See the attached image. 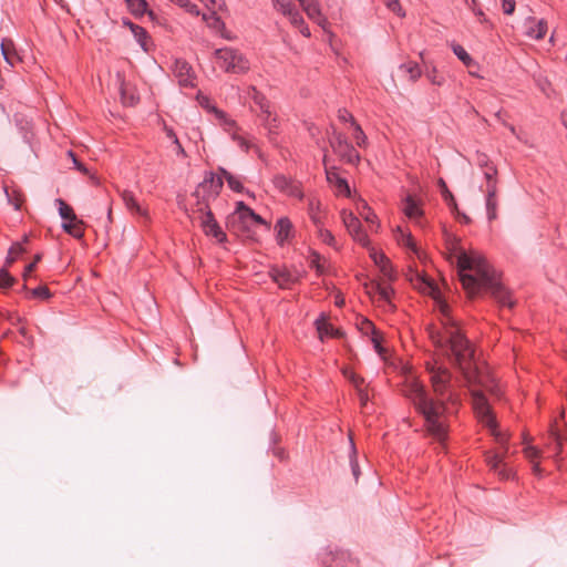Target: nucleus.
I'll use <instances>...</instances> for the list:
<instances>
[{"label": "nucleus", "mask_w": 567, "mask_h": 567, "mask_svg": "<svg viewBox=\"0 0 567 567\" xmlns=\"http://www.w3.org/2000/svg\"><path fill=\"white\" fill-rule=\"evenodd\" d=\"M426 369L437 400L430 398L424 385L417 381L408 383L403 394L423 416L427 434L443 443L447 437V425L443 420L446 410L445 400L453 401L452 373L446 367L439 365L436 362L427 363Z\"/></svg>", "instance_id": "1"}, {"label": "nucleus", "mask_w": 567, "mask_h": 567, "mask_svg": "<svg viewBox=\"0 0 567 567\" xmlns=\"http://www.w3.org/2000/svg\"><path fill=\"white\" fill-rule=\"evenodd\" d=\"M447 259L456 264L457 274L463 288L471 296L485 290L502 306L512 309L515 301L509 291L498 279L497 272L489 266L487 260L476 254L467 252L460 245V239L451 234H445Z\"/></svg>", "instance_id": "2"}, {"label": "nucleus", "mask_w": 567, "mask_h": 567, "mask_svg": "<svg viewBox=\"0 0 567 567\" xmlns=\"http://www.w3.org/2000/svg\"><path fill=\"white\" fill-rule=\"evenodd\" d=\"M441 312L444 316L441 322L442 327H436L435 324L427 326L429 338L441 350L442 354L447 358L449 362L462 372L464 379L472 382L477 377L474 348L449 316V306L446 303L441 305Z\"/></svg>", "instance_id": "3"}, {"label": "nucleus", "mask_w": 567, "mask_h": 567, "mask_svg": "<svg viewBox=\"0 0 567 567\" xmlns=\"http://www.w3.org/2000/svg\"><path fill=\"white\" fill-rule=\"evenodd\" d=\"M192 214H193V218L195 220H198L199 226L206 236L214 237L217 240V243H219V244L227 243V235L221 229L219 224L217 223V220L210 209V206H208V205L194 206Z\"/></svg>", "instance_id": "4"}, {"label": "nucleus", "mask_w": 567, "mask_h": 567, "mask_svg": "<svg viewBox=\"0 0 567 567\" xmlns=\"http://www.w3.org/2000/svg\"><path fill=\"white\" fill-rule=\"evenodd\" d=\"M223 186L224 182L220 177H216L213 172H206L203 182L192 193V196L196 198L195 206H210V202L219 196Z\"/></svg>", "instance_id": "5"}, {"label": "nucleus", "mask_w": 567, "mask_h": 567, "mask_svg": "<svg viewBox=\"0 0 567 567\" xmlns=\"http://www.w3.org/2000/svg\"><path fill=\"white\" fill-rule=\"evenodd\" d=\"M219 66L227 73L240 74L249 70L248 60L234 48H221L214 52Z\"/></svg>", "instance_id": "6"}, {"label": "nucleus", "mask_w": 567, "mask_h": 567, "mask_svg": "<svg viewBox=\"0 0 567 567\" xmlns=\"http://www.w3.org/2000/svg\"><path fill=\"white\" fill-rule=\"evenodd\" d=\"M473 408L481 422H483L487 427L492 430V433L496 437L497 442L499 444H505L506 440L498 432L496 419L492 412L486 396L482 392H473Z\"/></svg>", "instance_id": "7"}, {"label": "nucleus", "mask_w": 567, "mask_h": 567, "mask_svg": "<svg viewBox=\"0 0 567 567\" xmlns=\"http://www.w3.org/2000/svg\"><path fill=\"white\" fill-rule=\"evenodd\" d=\"M329 134V143L333 152L338 154L343 161L349 164H355L360 161V155L357 150L350 144L347 137L338 132L334 126H331Z\"/></svg>", "instance_id": "8"}, {"label": "nucleus", "mask_w": 567, "mask_h": 567, "mask_svg": "<svg viewBox=\"0 0 567 567\" xmlns=\"http://www.w3.org/2000/svg\"><path fill=\"white\" fill-rule=\"evenodd\" d=\"M341 219L348 233L355 241L361 244L363 247H368L370 245L368 235L362 230L361 221L352 212L346 209L341 210Z\"/></svg>", "instance_id": "9"}, {"label": "nucleus", "mask_w": 567, "mask_h": 567, "mask_svg": "<svg viewBox=\"0 0 567 567\" xmlns=\"http://www.w3.org/2000/svg\"><path fill=\"white\" fill-rule=\"evenodd\" d=\"M252 220L248 217L243 209L238 208V202L236 203V209L229 214L226 218V227L234 234H246L250 231Z\"/></svg>", "instance_id": "10"}, {"label": "nucleus", "mask_w": 567, "mask_h": 567, "mask_svg": "<svg viewBox=\"0 0 567 567\" xmlns=\"http://www.w3.org/2000/svg\"><path fill=\"white\" fill-rule=\"evenodd\" d=\"M272 184L279 192L288 196L300 199L303 197L300 183L292 179L291 177H288L284 174H277L272 178Z\"/></svg>", "instance_id": "11"}, {"label": "nucleus", "mask_w": 567, "mask_h": 567, "mask_svg": "<svg viewBox=\"0 0 567 567\" xmlns=\"http://www.w3.org/2000/svg\"><path fill=\"white\" fill-rule=\"evenodd\" d=\"M269 275L280 289H290L300 279L299 275H293L289 269L280 267H272Z\"/></svg>", "instance_id": "12"}, {"label": "nucleus", "mask_w": 567, "mask_h": 567, "mask_svg": "<svg viewBox=\"0 0 567 567\" xmlns=\"http://www.w3.org/2000/svg\"><path fill=\"white\" fill-rule=\"evenodd\" d=\"M323 164H324L327 181L330 184H333L340 194L349 196L350 195V186H349L348 182L339 175L338 168L336 166H328L327 162H326V157L323 158Z\"/></svg>", "instance_id": "13"}, {"label": "nucleus", "mask_w": 567, "mask_h": 567, "mask_svg": "<svg viewBox=\"0 0 567 567\" xmlns=\"http://www.w3.org/2000/svg\"><path fill=\"white\" fill-rule=\"evenodd\" d=\"M175 75L179 84L184 86H194L193 69L185 60H176L174 63Z\"/></svg>", "instance_id": "14"}, {"label": "nucleus", "mask_w": 567, "mask_h": 567, "mask_svg": "<svg viewBox=\"0 0 567 567\" xmlns=\"http://www.w3.org/2000/svg\"><path fill=\"white\" fill-rule=\"evenodd\" d=\"M486 462L491 470H493L502 480H509L511 477H513V470L511 467H507V465L503 461L502 455H487Z\"/></svg>", "instance_id": "15"}, {"label": "nucleus", "mask_w": 567, "mask_h": 567, "mask_svg": "<svg viewBox=\"0 0 567 567\" xmlns=\"http://www.w3.org/2000/svg\"><path fill=\"white\" fill-rule=\"evenodd\" d=\"M122 24L124 27H127L132 31V33H133L135 40L137 41V43L140 44V47L145 52H147L148 51L147 41L150 40V35H148L147 31L143 27L133 23L127 18L122 19Z\"/></svg>", "instance_id": "16"}, {"label": "nucleus", "mask_w": 567, "mask_h": 567, "mask_svg": "<svg viewBox=\"0 0 567 567\" xmlns=\"http://www.w3.org/2000/svg\"><path fill=\"white\" fill-rule=\"evenodd\" d=\"M371 258L385 278L389 280H393L395 278L390 259L383 252H379L373 249L371 251Z\"/></svg>", "instance_id": "17"}, {"label": "nucleus", "mask_w": 567, "mask_h": 567, "mask_svg": "<svg viewBox=\"0 0 567 567\" xmlns=\"http://www.w3.org/2000/svg\"><path fill=\"white\" fill-rule=\"evenodd\" d=\"M275 230L278 245L284 246L285 241L291 237L292 224L290 219L288 217L279 218L275 225Z\"/></svg>", "instance_id": "18"}, {"label": "nucleus", "mask_w": 567, "mask_h": 567, "mask_svg": "<svg viewBox=\"0 0 567 567\" xmlns=\"http://www.w3.org/2000/svg\"><path fill=\"white\" fill-rule=\"evenodd\" d=\"M315 323H316V328H317L320 339H323V337L341 338L343 336V332L340 329L332 327L327 321V319L323 315H321L316 320Z\"/></svg>", "instance_id": "19"}, {"label": "nucleus", "mask_w": 567, "mask_h": 567, "mask_svg": "<svg viewBox=\"0 0 567 567\" xmlns=\"http://www.w3.org/2000/svg\"><path fill=\"white\" fill-rule=\"evenodd\" d=\"M123 202L128 210L143 217H147V212L137 203L132 192L125 190L122 194Z\"/></svg>", "instance_id": "20"}, {"label": "nucleus", "mask_w": 567, "mask_h": 567, "mask_svg": "<svg viewBox=\"0 0 567 567\" xmlns=\"http://www.w3.org/2000/svg\"><path fill=\"white\" fill-rule=\"evenodd\" d=\"M306 11L307 16L317 21L320 22L321 19V11L320 7L317 0H298Z\"/></svg>", "instance_id": "21"}, {"label": "nucleus", "mask_w": 567, "mask_h": 567, "mask_svg": "<svg viewBox=\"0 0 567 567\" xmlns=\"http://www.w3.org/2000/svg\"><path fill=\"white\" fill-rule=\"evenodd\" d=\"M403 210L404 214L411 219L417 218L423 215L422 209L419 207V204L416 203L412 195H408L405 197Z\"/></svg>", "instance_id": "22"}, {"label": "nucleus", "mask_w": 567, "mask_h": 567, "mask_svg": "<svg viewBox=\"0 0 567 567\" xmlns=\"http://www.w3.org/2000/svg\"><path fill=\"white\" fill-rule=\"evenodd\" d=\"M125 2L130 12L137 19L143 17L147 11L148 4L146 0H125Z\"/></svg>", "instance_id": "23"}, {"label": "nucleus", "mask_w": 567, "mask_h": 567, "mask_svg": "<svg viewBox=\"0 0 567 567\" xmlns=\"http://www.w3.org/2000/svg\"><path fill=\"white\" fill-rule=\"evenodd\" d=\"M55 205L58 206L60 217L64 221L65 220H70V221L76 220V215H75L73 208L69 204H66L62 198H56Z\"/></svg>", "instance_id": "24"}, {"label": "nucleus", "mask_w": 567, "mask_h": 567, "mask_svg": "<svg viewBox=\"0 0 567 567\" xmlns=\"http://www.w3.org/2000/svg\"><path fill=\"white\" fill-rule=\"evenodd\" d=\"M83 224L82 220L78 219L74 220V221H70V220H65L63 221L62 224V229L73 236L74 238H82L84 233H83V229L81 228V225Z\"/></svg>", "instance_id": "25"}, {"label": "nucleus", "mask_w": 567, "mask_h": 567, "mask_svg": "<svg viewBox=\"0 0 567 567\" xmlns=\"http://www.w3.org/2000/svg\"><path fill=\"white\" fill-rule=\"evenodd\" d=\"M437 184H439V187L441 190V195H442L444 202L446 203V205L450 207L451 212L457 210V203L455 200V197L450 192L445 181L443 178H440Z\"/></svg>", "instance_id": "26"}, {"label": "nucleus", "mask_w": 567, "mask_h": 567, "mask_svg": "<svg viewBox=\"0 0 567 567\" xmlns=\"http://www.w3.org/2000/svg\"><path fill=\"white\" fill-rule=\"evenodd\" d=\"M400 71L409 76L411 81H416L421 74L422 71L416 62L409 61L406 63H402L400 65Z\"/></svg>", "instance_id": "27"}, {"label": "nucleus", "mask_w": 567, "mask_h": 567, "mask_svg": "<svg viewBox=\"0 0 567 567\" xmlns=\"http://www.w3.org/2000/svg\"><path fill=\"white\" fill-rule=\"evenodd\" d=\"M258 103L260 105V110L262 113V121L265 125L268 127L269 132L272 133V130L277 127V120L276 117H271L269 105L266 101H264V99Z\"/></svg>", "instance_id": "28"}, {"label": "nucleus", "mask_w": 567, "mask_h": 567, "mask_svg": "<svg viewBox=\"0 0 567 567\" xmlns=\"http://www.w3.org/2000/svg\"><path fill=\"white\" fill-rule=\"evenodd\" d=\"M373 288L375 292L379 295L380 300L386 302L390 307H393L390 299L394 290L390 285H383L381 282H378L374 285Z\"/></svg>", "instance_id": "29"}, {"label": "nucleus", "mask_w": 567, "mask_h": 567, "mask_svg": "<svg viewBox=\"0 0 567 567\" xmlns=\"http://www.w3.org/2000/svg\"><path fill=\"white\" fill-rule=\"evenodd\" d=\"M547 32V22L545 20H539L536 25L529 28L527 31V35L535 39L540 40L546 35Z\"/></svg>", "instance_id": "30"}, {"label": "nucleus", "mask_w": 567, "mask_h": 567, "mask_svg": "<svg viewBox=\"0 0 567 567\" xmlns=\"http://www.w3.org/2000/svg\"><path fill=\"white\" fill-rule=\"evenodd\" d=\"M550 436L555 442L557 453H559L561 451V446H563L564 442L567 440V437L560 432V430L557 426L556 421L550 426Z\"/></svg>", "instance_id": "31"}, {"label": "nucleus", "mask_w": 567, "mask_h": 567, "mask_svg": "<svg viewBox=\"0 0 567 567\" xmlns=\"http://www.w3.org/2000/svg\"><path fill=\"white\" fill-rule=\"evenodd\" d=\"M238 208L243 209L245 214L250 217L252 220V225H267L266 220L258 214H256L249 206H247L244 202H238Z\"/></svg>", "instance_id": "32"}, {"label": "nucleus", "mask_w": 567, "mask_h": 567, "mask_svg": "<svg viewBox=\"0 0 567 567\" xmlns=\"http://www.w3.org/2000/svg\"><path fill=\"white\" fill-rule=\"evenodd\" d=\"M485 206H486V213L487 218L489 221L497 218V207H498V200L497 197H486L485 198Z\"/></svg>", "instance_id": "33"}, {"label": "nucleus", "mask_w": 567, "mask_h": 567, "mask_svg": "<svg viewBox=\"0 0 567 567\" xmlns=\"http://www.w3.org/2000/svg\"><path fill=\"white\" fill-rule=\"evenodd\" d=\"M452 50L454 54L466 65L470 66L473 63L472 56L461 44H453Z\"/></svg>", "instance_id": "34"}, {"label": "nucleus", "mask_w": 567, "mask_h": 567, "mask_svg": "<svg viewBox=\"0 0 567 567\" xmlns=\"http://www.w3.org/2000/svg\"><path fill=\"white\" fill-rule=\"evenodd\" d=\"M17 279L12 277L6 267L0 269V288L8 289L14 286Z\"/></svg>", "instance_id": "35"}, {"label": "nucleus", "mask_w": 567, "mask_h": 567, "mask_svg": "<svg viewBox=\"0 0 567 567\" xmlns=\"http://www.w3.org/2000/svg\"><path fill=\"white\" fill-rule=\"evenodd\" d=\"M350 466H351L353 477L357 482L360 477L361 472H360L359 463L357 460V450H355V446H354V443L352 440H351Z\"/></svg>", "instance_id": "36"}, {"label": "nucleus", "mask_w": 567, "mask_h": 567, "mask_svg": "<svg viewBox=\"0 0 567 567\" xmlns=\"http://www.w3.org/2000/svg\"><path fill=\"white\" fill-rule=\"evenodd\" d=\"M398 233L400 234L396 239L399 244L405 246L406 248L416 251L415 243L413 241V237L411 234H405L401 230L400 227H398Z\"/></svg>", "instance_id": "37"}, {"label": "nucleus", "mask_w": 567, "mask_h": 567, "mask_svg": "<svg viewBox=\"0 0 567 567\" xmlns=\"http://www.w3.org/2000/svg\"><path fill=\"white\" fill-rule=\"evenodd\" d=\"M29 293L32 298L42 300L50 299L52 296L51 291L48 289L47 286H39L37 288H33L29 291Z\"/></svg>", "instance_id": "38"}, {"label": "nucleus", "mask_w": 567, "mask_h": 567, "mask_svg": "<svg viewBox=\"0 0 567 567\" xmlns=\"http://www.w3.org/2000/svg\"><path fill=\"white\" fill-rule=\"evenodd\" d=\"M13 45L11 40L3 39L1 42V52L4 58V60L13 65V59L16 58L13 54H11L10 48Z\"/></svg>", "instance_id": "39"}, {"label": "nucleus", "mask_w": 567, "mask_h": 567, "mask_svg": "<svg viewBox=\"0 0 567 567\" xmlns=\"http://www.w3.org/2000/svg\"><path fill=\"white\" fill-rule=\"evenodd\" d=\"M319 209H320L319 203L318 204H315L312 202L310 203V205H309V215H310V218H311L312 223L315 224V226L317 228L322 226V221H321V218L319 216Z\"/></svg>", "instance_id": "40"}, {"label": "nucleus", "mask_w": 567, "mask_h": 567, "mask_svg": "<svg viewBox=\"0 0 567 567\" xmlns=\"http://www.w3.org/2000/svg\"><path fill=\"white\" fill-rule=\"evenodd\" d=\"M359 330L364 333V334H375L377 332V328L373 324L372 321H370L369 319L367 318H361V321L359 323Z\"/></svg>", "instance_id": "41"}, {"label": "nucleus", "mask_w": 567, "mask_h": 567, "mask_svg": "<svg viewBox=\"0 0 567 567\" xmlns=\"http://www.w3.org/2000/svg\"><path fill=\"white\" fill-rule=\"evenodd\" d=\"M275 9L281 11L282 14L290 13V10L295 8L290 0H272Z\"/></svg>", "instance_id": "42"}, {"label": "nucleus", "mask_w": 567, "mask_h": 567, "mask_svg": "<svg viewBox=\"0 0 567 567\" xmlns=\"http://www.w3.org/2000/svg\"><path fill=\"white\" fill-rule=\"evenodd\" d=\"M317 229H318L319 237L321 238V240L323 243H326L329 246H334L336 245V239H334V236L331 234V231H329L328 229L322 228V226H320Z\"/></svg>", "instance_id": "43"}, {"label": "nucleus", "mask_w": 567, "mask_h": 567, "mask_svg": "<svg viewBox=\"0 0 567 567\" xmlns=\"http://www.w3.org/2000/svg\"><path fill=\"white\" fill-rule=\"evenodd\" d=\"M291 24L299 28L300 25H303V17L301 16V13L296 9L293 8L292 10H290V13H287L286 14Z\"/></svg>", "instance_id": "44"}, {"label": "nucleus", "mask_w": 567, "mask_h": 567, "mask_svg": "<svg viewBox=\"0 0 567 567\" xmlns=\"http://www.w3.org/2000/svg\"><path fill=\"white\" fill-rule=\"evenodd\" d=\"M28 240H29V238L25 235L23 237L22 241L13 243L11 245V247L9 248L10 255H16L18 257L19 255H22L23 252H25V248H24L23 244L28 243Z\"/></svg>", "instance_id": "45"}, {"label": "nucleus", "mask_w": 567, "mask_h": 567, "mask_svg": "<svg viewBox=\"0 0 567 567\" xmlns=\"http://www.w3.org/2000/svg\"><path fill=\"white\" fill-rule=\"evenodd\" d=\"M384 4L386 6V8L389 10H391L392 12L398 14L399 17H404L405 16V12L403 11L402 6H401L399 0H386L384 2Z\"/></svg>", "instance_id": "46"}, {"label": "nucleus", "mask_w": 567, "mask_h": 567, "mask_svg": "<svg viewBox=\"0 0 567 567\" xmlns=\"http://www.w3.org/2000/svg\"><path fill=\"white\" fill-rule=\"evenodd\" d=\"M360 215L368 223L373 224L377 220V215L371 210L365 202H362V210H360Z\"/></svg>", "instance_id": "47"}, {"label": "nucleus", "mask_w": 567, "mask_h": 567, "mask_svg": "<svg viewBox=\"0 0 567 567\" xmlns=\"http://www.w3.org/2000/svg\"><path fill=\"white\" fill-rule=\"evenodd\" d=\"M204 19L208 22V25L214 29H220L225 25L223 20L220 19V17L217 16L216 12H212L208 18L204 16Z\"/></svg>", "instance_id": "48"}, {"label": "nucleus", "mask_w": 567, "mask_h": 567, "mask_svg": "<svg viewBox=\"0 0 567 567\" xmlns=\"http://www.w3.org/2000/svg\"><path fill=\"white\" fill-rule=\"evenodd\" d=\"M226 182L229 188L236 193H243L245 190L243 183L234 175L229 176Z\"/></svg>", "instance_id": "49"}, {"label": "nucleus", "mask_w": 567, "mask_h": 567, "mask_svg": "<svg viewBox=\"0 0 567 567\" xmlns=\"http://www.w3.org/2000/svg\"><path fill=\"white\" fill-rule=\"evenodd\" d=\"M483 174L486 179V183H495L497 182L496 175H497V168L494 164L489 165L486 168H483Z\"/></svg>", "instance_id": "50"}, {"label": "nucleus", "mask_w": 567, "mask_h": 567, "mask_svg": "<svg viewBox=\"0 0 567 567\" xmlns=\"http://www.w3.org/2000/svg\"><path fill=\"white\" fill-rule=\"evenodd\" d=\"M41 258H42V255L41 254H37L34 256L33 261L25 266L23 275H22L24 280H28V278L34 271V269L37 267V264L41 260Z\"/></svg>", "instance_id": "51"}, {"label": "nucleus", "mask_w": 567, "mask_h": 567, "mask_svg": "<svg viewBox=\"0 0 567 567\" xmlns=\"http://www.w3.org/2000/svg\"><path fill=\"white\" fill-rule=\"evenodd\" d=\"M475 163L482 169L493 164L486 154L480 152L476 153Z\"/></svg>", "instance_id": "52"}, {"label": "nucleus", "mask_w": 567, "mask_h": 567, "mask_svg": "<svg viewBox=\"0 0 567 567\" xmlns=\"http://www.w3.org/2000/svg\"><path fill=\"white\" fill-rule=\"evenodd\" d=\"M425 76L431 81V83L439 85V86L442 85L444 82V78L441 75H437V72L435 69L426 71Z\"/></svg>", "instance_id": "53"}, {"label": "nucleus", "mask_w": 567, "mask_h": 567, "mask_svg": "<svg viewBox=\"0 0 567 567\" xmlns=\"http://www.w3.org/2000/svg\"><path fill=\"white\" fill-rule=\"evenodd\" d=\"M338 118L344 123L350 122L352 126L357 124L353 115L350 112H348L346 109L339 110Z\"/></svg>", "instance_id": "54"}, {"label": "nucleus", "mask_w": 567, "mask_h": 567, "mask_svg": "<svg viewBox=\"0 0 567 567\" xmlns=\"http://www.w3.org/2000/svg\"><path fill=\"white\" fill-rule=\"evenodd\" d=\"M344 374L349 379V381L355 386V390L361 388L362 384L364 383V379L354 372H350V373L344 372Z\"/></svg>", "instance_id": "55"}, {"label": "nucleus", "mask_w": 567, "mask_h": 567, "mask_svg": "<svg viewBox=\"0 0 567 567\" xmlns=\"http://www.w3.org/2000/svg\"><path fill=\"white\" fill-rule=\"evenodd\" d=\"M515 8H516L515 0H502V9L505 14H507V16L513 14L515 11Z\"/></svg>", "instance_id": "56"}, {"label": "nucleus", "mask_w": 567, "mask_h": 567, "mask_svg": "<svg viewBox=\"0 0 567 567\" xmlns=\"http://www.w3.org/2000/svg\"><path fill=\"white\" fill-rule=\"evenodd\" d=\"M353 127H354V140H355L358 146H362V144L365 141V134L358 123L355 125H353Z\"/></svg>", "instance_id": "57"}, {"label": "nucleus", "mask_w": 567, "mask_h": 567, "mask_svg": "<svg viewBox=\"0 0 567 567\" xmlns=\"http://www.w3.org/2000/svg\"><path fill=\"white\" fill-rule=\"evenodd\" d=\"M371 341L373 343V348L374 350L379 353V354H383L384 353V348L382 347L381 344V337L379 334V332L377 331L375 334H372L371 337Z\"/></svg>", "instance_id": "58"}, {"label": "nucleus", "mask_w": 567, "mask_h": 567, "mask_svg": "<svg viewBox=\"0 0 567 567\" xmlns=\"http://www.w3.org/2000/svg\"><path fill=\"white\" fill-rule=\"evenodd\" d=\"M358 398L362 408H365L369 402V394L362 386L357 389Z\"/></svg>", "instance_id": "59"}, {"label": "nucleus", "mask_w": 567, "mask_h": 567, "mask_svg": "<svg viewBox=\"0 0 567 567\" xmlns=\"http://www.w3.org/2000/svg\"><path fill=\"white\" fill-rule=\"evenodd\" d=\"M68 154H69V156L72 158L73 164H74V166H75V168H76L78 171H80V172H82V173H84V174H87V173H89V171H87V168L85 167V165H84V164H82V163L76 158L75 154H74L72 151H69V152H68Z\"/></svg>", "instance_id": "60"}, {"label": "nucleus", "mask_w": 567, "mask_h": 567, "mask_svg": "<svg viewBox=\"0 0 567 567\" xmlns=\"http://www.w3.org/2000/svg\"><path fill=\"white\" fill-rule=\"evenodd\" d=\"M121 96L122 101L125 105H134L137 101V99L134 97V95L127 96L126 91L124 87L121 89Z\"/></svg>", "instance_id": "61"}, {"label": "nucleus", "mask_w": 567, "mask_h": 567, "mask_svg": "<svg viewBox=\"0 0 567 567\" xmlns=\"http://www.w3.org/2000/svg\"><path fill=\"white\" fill-rule=\"evenodd\" d=\"M486 197H497V182L486 183Z\"/></svg>", "instance_id": "62"}, {"label": "nucleus", "mask_w": 567, "mask_h": 567, "mask_svg": "<svg viewBox=\"0 0 567 567\" xmlns=\"http://www.w3.org/2000/svg\"><path fill=\"white\" fill-rule=\"evenodd\" d=\"M214 112L216 114V116L219 118V120H223L224 123L228 126H234L235 125V122L233 120H228L226 117V113L223 112L221 110H218V109H214Z\"/></svg>", "instance_id": "63"}, {"label": "nucleus", "mask_w": 567, "mask_h": 567, "mask_svg": "<svg viewBox=\"0 0 567 567\" xmlns=\"http://www.w3.org/2000/svg\"><path fill=\"white\" fill-rule=\"evenodd\" d=\"M452 213L455 215V217L460 221H462L464 224H470L471 223V218L467 215H465L464 213H461L458 209L457 210H452Z\"/></svg>", "instance_id": "64"}]
</instances>
